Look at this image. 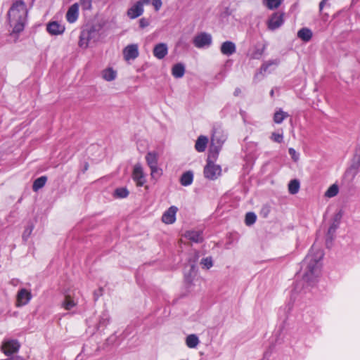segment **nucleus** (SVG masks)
<instances>
[{
  "label": "nucleus",
  "instance_id": "f257e3e1",
  "mask_svg": "<svg viewBox=\"0 0 360 360\" xmlns=\"http://www.w3.org/2000/svg\"><path fill=\"white\" fill-rule=\"evenodd\" d=\"M323 257V252L320 249H316L314 245L310 248L309 253L300 264V271L302 272L303 280L309 285L313 284L318 276L321 261Z\"/></svg>",
  "mask_w": 360,
  "mask_h": 360
},
{
  "label": "nucleus",
  "instance_id": "f03ea898",
  "mask_svg": "<svg viewBox=\"0 0 360 360\" xmlns=\"http://www.w3.org/2000/svg\"><path fill=\"white\" fill-rule=\"evenodd\" d=\"M8 19L13 30L11 37L15 41L22 31V1L13 3L8 12Z\"/></svg>",
  "mask_w": 360,
  "mask_h": 360
},
{
  "label": "nucleus",
  "instance_id": "7ed1b4c3",
  "mask_svg": "<svg viewBox=\"0 0 360 360\" xmlns=\"http://www.w3.org/2000/svg\"><path fill=\"white\" fill-rule=\"evenodd\" d=\"M226 139L227 134L221 129L216 128L213 129L210 148V153L212 154L213 158H216L218 156Z\"/></svg>",
  "mask_w": 360,
  "mask_h": 360
},
{
  "label": "nucleus",
  "instance_id": "20e7f679",
  "mask_svg": "<svg viewBox=\"0 0 360 360\" xmlns=\"http://www.w3.org/2000/svg\"><path fill=\"white\" fill-rule=\"evenodd\" d=\"M99 39V30L94 25L83 29L79 34V46L86 49L90 42H96Z\"/></svg>",
  "mask_w": 360,
  "mask_h": 360
},
{
  "label": "nucleus",
  "instance_id": "39448f33",
  "mask_svg": "<svg viewBox=\"0 0 360 360\" xmlns=\"http://www.w3.org/2000/svg\"><path fill=\"white\" fill-rule=\"evenodd\" d=\"M285 323V321H283L282 324L278 326L277 329L275 330L274 332V340H272L271 345L269 346V348L264 352V359L269 360L270 358L271 354L273 351V348L274 347V345H273V342H275V345H280L282 342H285L286 339L288 340V338L287 335V333L285 329L284 324Z\"/></svg>",
  "mask_w": 360,
  "mask_h": 360
},
{
  "label": "nucleus",
  "instance_id": "423d86ee",
  "mask_svg": "<svg viewBox=\"0 0 360 360\" xmlns=\"http://www.w3.org/2000/svg\"><path fill=\"white\" fill-rule=\"evenodd\" d=\"M210 155H212V154L210 153L209 157H210ZM203 173L205 178L214 181L221 176V167L220 165L214 164L210 160V158H208L207 164L204 167Z\"/></svg>",
  "mask_w": 360,
  "mask_h": 360
},
{
  "label": "nucleus",
  "instance_id": "0eeeda50",
  "mask_svg": "<svg viewBox=\"0 0 360 360\" xmlns=\"http://www.w3.org/2000/svg\"><path fill=\"white\" fill-rule=\"evenodd\" d=\"M212 43V35L205 32L196 34L193 39V44L198 49L208 48L211 46Z\"/></svg>",
  "mask_w": 360,
  "mask_h": 360
},
{
  "label": "nucleus",
  "instance_id": "6e6552de",
  "mask_svg": "<svg viewBox=\"0 0 360 360\" xmlns=\"http://www.w3.org/2000/svg\"><path fill=\"white\" fill-rule=\"evenodd\" d=\"M342 215L340 213L336 214L333 219L331 224L330 225L328 232L326 233V245L328 248H329L332 243L333 240L334 239L335 233L336 232V230L338 229L340 223Z\"/></svg>",
  "mask_w": 360,
  "mask_h": 360
},
{
  "label": "nucleus",
  "instance_id": "1a4fd4ad",
  "mask_svg": "<svg viewBox=\"0 0 360 360\" xmlns=\"http://www.w3.org/2000/svg\"><path fill=\"white\" fill-rule=\"evenodd\" d=\"M131 177L138 187H141L146 184V175L141 164L138 163L134 166Z\"/></svg>",
  "mask_w": 360,
  "mask_h": 360
},
{
  "label": "nucleus",
  "instance_id": "9d476101",
  "mask_svg": "<svg viewBox=\"0 0 360 360\" xmlns=\"http://www.w3.org/2000/svg\"><path fill=\"white\" fill-rule=\"evenodd\" d=\"M284 23V13L275 12L268 20V28L275 30L279 28Z\"/></svg>",
  "mask_w": 360,
  "mask_h": 360
},
{
  "label": "nucleus",
  "instance_id": "9b49d317",
  "mask_svg": "<svg viewBox=\"0 0 360 360\" xmlns=\"http://www.w3.org/2000/svg\"><path fill=\"white\" fill-rule=\"evenodd\" d=\"M20 347V343L15 340H5L1 345L2 352L6 355L10 356L17 352Z\"/></svg>",
  "mask_w": 360,
  "mask_h": 360
},
{
  "label": "nucleus",
  "instance_id": "f8f14e48",
  "mask_svg": "<svg viewBox=\"0 0 360 360\" xmlns=\"http://www.w3.org/2000/svg\"><path fill=\"white\" fill-rule=\"evenodd\" d=\"M65 30V26L58 21H50L46 25V31L51 35H60Z\"/></svg>",
  "mask_w": 360,
  "mask_h": 360
},
{
  "label": "nucleus",
  "instance_id": "ddd939ff",
  "mask_svg": "<svg viewBox=\"0 0 360 360\" xmlns=\"http://www.w3.org/2000/svg\"><path fill=\"white\" fill-rule=\"evenodd\" d=\"M178 208L176 206L169 207L162 214V221L166 224H172L176 221Z\"/></svg>",
  "mask_w": 360,
  "mask_h": 360
},
{
  "label": "nucleus",
  "instance_id": "4468645a",
  "mask_svg": "<svg viewBox=\"0 0 360 360\" xmlns=\"http://www.w3.org/2000/svg\"><path fill=\"white\" fill-rule=\"evenodd\" d=\"M123 55L126 60H134L139 56L138 45L132 44L127 46L123 50Z\"/></svg>",
  "mask_w": 360,
  "mask_h": 360
},
{
  "label": "nucleus",
  "instance_id": "2eb2a0df",
  "mask_svg": "<svg viewBox=\"0 0 360 360\" xmlns=\"http://www.w3.org/2000/svg\"><path fill=\"white\" fill-rule=\"evenodd\" d=\"M144 12L142 2L136 1L131 8L127 10V15L130 19H135L141 16Z\"/></svg>",
  "mask_w": 360,
  "mask_h": 360
},
{
  "label": "nucleus",
  "instance_id": "dca6fc26",
  "mask_svg": "<svg viewBox=\"0 0 360 360\" xmlns=\"http://www.w3.org/2000/svg\"><path fill=\"white\" fill-rule=\"evenodd\" d=\"M79 16V4L75 3L70 6L66 13V20L70 23L75 22Z\"/></svg>",
  "mask_w": 360,
  "mask_h": 360
},
{
  "label": "nucleus",
  "instance_id": "f3484780",
  "mask_svg": "<svg viewBox=\"0 0 360 360\" xmlns=\"http://www.w3.org/2000/svg\"><path fill=\"white\" fill-rule=\"evenodd\" d=\"M168 53V47L165 43L157 44L153 48V55L158 59L164 58Z\"/></svg>",
  "mask_w": 360,
  "mask_h": 360
},
{
  "label": "nucleus",
  "instance_id": "a211bd4d",
  "mask_svg": "<svg viewBox=\"0 0 360 360\" xmlns=\"http://www.w3.org/2000/svg\"><path fill=\"white\" fill-rule=\"evenodd\" d=\"M220 51L223 55L230 56L236 51V46L231 41H226L221 44Z\"/></svg>",
  "mask_w": 360,
  "mask_h": 360
},
{
  "label": "nucleus",
  "instance_id": "6ab92c4d",
  "mask_svg": "<svg viewBox=\"0 0 360 360\" xmlns=\"http://www.w3.org/2000/svg\"><path fill=\"white\" fill-rule=\"evenodd\" d=\"M185 238L193 243H200L203 241L202 232L201 231H187L184 234Z\"/></svg>",
  "mask_w": 360,
  "mask_h": 360
},
{
  "label": "nucleus",
  "instance_id": "aec40b11",
  "mask_svg": "<svg viewBox=\"0 0 360 360\" xmlns=\"http://www.w3.org/2000/svg\"><path fill=\"white\" fill-rule=\"evenodd\" d=\"M280 63V60L278 58L269 60L264 62L259 68L261 74L271 72V70L275 69Z\"/></svg>",
  "mask_w": 360,
  "mask_h": 360
},
{
  "label": "nucleus",
  "instance_id": "412c9836",
  "mask_svg": "<svg viewBox=\"0 0 360 360\" xmlns=\"http://www.w3.org/2000/svg\"><path fill=\"white\" fill-rule=\"evenodd\" d=\"M266 50V46L262 44H257L249 54L250 59H259Z\"/></svg>",
  "mask_w": 360,
  "mask_h": 360
},
{
  "label": "nucleus",
  "instance_id": "4be33fe9",
  "mask_svg": "<svg viewBox=\"0 0 360 360\" xmlns=\"http://www.w3.org/2000/svg\"><path fill=\"white\" fill-rule=\"evenodd\" d=\"M186 71L185 65L182 63L174 64L172 68V75L174 77L179 79L184 77Z\"/></svg>",
  "mask_w": 360,
  "mask_h": 360
},
{
  "label": "nucleus",
  "instance_id": "5701e85b",
  "mask_svg": "<svg viewBox=\"0 0 360 360\" xmlns=\"http://www.w3.org/2000/svg\"><path fill=\"white\" fill-rule=\"evenodd\" d=\"M193 181V172L191 170L184 172L179 179V182L183 186H188Z\"/></svg>",
  "mask_w": 360,
  "mask_h": 360
},
{
  "label": "nucleus",
  "instance_id": "b1692460",
  "mask_svg": "<svg viewBox=\"0 0 360 360\" xmlns=\"http://www.w3.org/2000/svg\"><path fill=\"white\" fill-rule=\"evenodd\" d=\"M208 143V138L205 136L200 135L195 141V149L199 152H204Z\"/></svg>",
  "mask_w": 360,
  "mask_h": 360
},
{
  "label": "nucleus",
  "instance_id": "393cba45",
  "mask_svg": "<svg viewBox=\"0 0 360 360\" xmlns=\"http://www.w3.org/2000/svg\"><path fill=\"white\" fill-rule=\"evenodd\" d=\"M313 34L311 30L307 27L301 28L297 32V37L304 42H307L312 38Z\"/></svg>",
  "mask_w": 360,
  "mask_h": 360
},
{
  "label": "nucleus",
  "instance_id": "a878e982",
  "mask_svg": "<svg viewBox=\"0 0 360 360\" xmlns=\"http://www.w3.org/2000/svg\"><path fill=\"white\" fill-rule=\"evenodd\" d=\"M101 75L104 80L111 82L115 79L117 72L112 68H108L102 71Z\"/></svg>",
  "mask_w": 360,
  "mask_h": 360
},
{
  "label": "nucleus",
  "instance_id": "bb28decb",
  "mask_svg": "<svg viewBox=\"0 0 360 360\" xmlns=\"http://www.w3.org/2000/svg\"><path fill=\"white\" fill-rule=\"evenodd\" d=\"M146 161L150 168L158 165V155L155 152H148L146 155Z\"/></svg>",
  "mask_w": 360,
  "mask_h": 360
},
{
  "label": "nucleus",
  "instance_id": "cd10ccee",
  "mask_svg": "<svg viewBox=\"0 0 360 360\" xmlns=\"http://www.w3.org/2000/svg\"><path fill=\"white\" fill-rule=\"evenodd\" d=\"M46 181H47L46 176H41L37 178L33 181L32 190L34 192H37L39 189L42 188L45 186Z\"/></svg>",
  "mask_w": 360,
  "mask_h": 360
},
{
  "label": "nucleus",
  "instance_id": "c85d7f7f",
  "mask_svg": "<svg viewBox=\"0 0 360 360\" xmlns=\"http://www.w3.org/2000/svg\"><path fill=\"white\" fill-rule=\"evenodd\" d=\"M289 116L288 113L284 112L282 109L276 110L274 114V122L276 124H281L285 119Z\"/></svg>",
  "mask_w": 360,
  "mask_h": 360
},
{
  "label": "nucleus",
  "instance_id": "c756f323",
  "mask_svg": "<svg viewBox=\"0 0 360 360\" xmlns=\"http://www.w3.org/2000/svg\"><path fill=\"white\" fill-rule=\"evenodd\" d=\"M200 342L198 337L195 334L188 335L186 338V344L189 348H195Z\"/></svg>",
  "mask_w": 360,
  "mask_h": 360
},
{
  "label": "nucleus",
  "instance_id": "7c9ffc66",
  "mask_svg": "<svg viewBox=\"0 0 360 360\" xmlns=\"http://www.w3.org/2000/svg\"><path fill=\"white\" fill-rule=\"evenodd\" d=\"M129 194L127 187H118L115 188L113 193V196L115 198L123 199L126 198Z\"/></svg>",
  "mask_w": 360,
  "mask_h": 360
},
{
  "label": "nucleus",
  "instance_id": "2f4dec72",
  "mask_svg": "<svg viewBox=\"0 0 360 360\" xmlns=\"http://www.w3.org/2000/svg\"><path fill=\"white\" fill-rule=\"evenodd\" d=\"M197 269L194 264L191 265L189 271L185 273L184 281L186 283L191 284L196 275Z\"/></svg>",
  "mask_w": 360,
  "mask_h": 360
},
{
  "label": "nucleus",
  "instance_id": "473e14b6",
  "mask_svg": "<svg viewBox=\"0 0 360 360\" xmlns=\"http://www.w3.org/2000/svg\"><path fill=\"white\" fill-rule=\"evenodd\" d=\"M307 328L309 333L311 334L319 333L320 332V326L318 321L314 319L307 323Z\"/></svg>",
  "mask_w": 360,
  "mask_h": 360
},
{
  "label": "nucleus",
  "instance_id": "72a5a7b5",
  "mask_svg": "<svg viewBox=\"0 0 360 360\" xmlns=\"http://www.w3.org/2000/svg\"><path fill=\"white\" fill-rule=\"evenodd\" d=\"M300 187L299 180L292 179L288 184V191L290 194L295 195L298 193Z\"/></svg>",
  "mask_w": 360,
  "mask_h": 360
},
{
  "label": "nucleus",
  "instance_id": "f704fd0d",
  "mask_svg": "<svg viewBox=\"0 0 360 360\" xmlns=\"http://www.w3.org/2000/svg\"><path fill=\"white\" fill-rule=\"evenodd\" d=\"M110 323V315L107 311L102 312L98 321V328L106 327Z\"/></svg>",
  "mask_w": 360,
  "mask_h": 360
},
{
  "label": "nucleus",
  "instance_id": "c9c22d12",
  "mask_svg": "<svg viewBox=\"0 0 360 360\" xmlns=\"http://www.w3.org/2000/svg\"><path fill=\"white\" fill-rule=\"evenodd\" d=\"M77 305V302L72 300L70 295H65V298L62 303L63 307L66 310H70Z\"/></svg>",
  "mask_w": 360,
  "mask_h": 360
},
{
  "label": "nucleus",
  "instance_id": "e433bc0d",
  "mask_svg": "<svg viewBox=\"0 0 360 360\" xmlns=\"http://www.w3.org/2000/svg\"><path fill=\"white\" fill-rule=\"evenodd\" d=\"M257 218V217L255 212H248V213H246L245 217V225L248 226L253 225L256 222Z\"/></svg>",
  "mask_w": 360,
  "mask_h": 360
},
{
  "label": "nucleus",
  "instance_id": "4c0bfd02",
  "mask_svg": "<svg viewBox=\"0 0 360 360\" xmlns=\"http://www.w3.org/2000/svg\"><path fill=\"white\" fill-rule=\"evenodd\" d=\"M283 1V0H264V3L269 10H274L281 6Z\"/></svg>",
  "mask_w": 360,
  "mask_h": 360
},
{
  "label": "nucleus",
  "instance_id": "58836bf2",
  "mask_svg": "<svg viewBox=\"0 0 360 360\" xmlns=\"http://www.w3.org/2000/svg\"><path fill=\"white\" fill-rule=\"evenodd\" d=\"M150 169L152 179L157 181L162 175V170L158 167V165L150 167Z\"/></svg>",
  "mask_w": 360,
  "mask_h": 360
},
{
  "label": "nucleus",
  "instance_id": "ea45409f",
  "mask_svg": "<svg viewBox=\"0 0 360 360\" xmlns=\"http://www.w3.org/2000/svg\"><path fill=\"white\" fill-rule=\"evenodd\" d=\"M202 269H210L213 266V260L212 257H203L200 262Z\"/></svg>",
  "mask_w": 360,
  "mask_h": 360
},
{
  "label": "nucleus",
  "instance_id": "a19ab883",
  "mask_svg": "<svg viewBox=\"0 0 360 360\" xmlns=\"http://www.w3.org/2000/svg\"><path fill=\"white\" fill-rule=\"evenodd\" d=\"M339 191L338 186L336 184L331 185L325 193V196L327 198L335 197Z\"/></svg>",
  "mask_w": 360,
  "mask_h": 360
},
{
  "label": "nucleus",
  "instance_id": "79ce46f5",
  "mask_svg": "<svg viewBox=\"0 0 360 360\" xmlns=\"http://www.w3.org/2000/svg\"><path fill=\"white\" fill-rule=\"evenodd\" d=\"M79 4L83 10H91L92 8V0H80Z\"/></svg>",
  "mask_w": 360,
  "mask_h": 360
},
{
  "label": "nucleus",
  "instance_id": "37998d69",
  "mask_svg": "<svg viewBox=\"0 0 360 360\" xmlns=\"http://www.w3.org/2000/svg\"><path fill=\"white\" fill-rule=\"evenodd\" d=\"M34 228V222L32 221H28L27 224V227L24 230V238L29 236L32 233Z\"/></svg>",
  "mask_w": 360,
  "mask_h": 360
},
{
  "label": "nucleus",
  "instance_id": "c03bdc74",
  "mask_svg": "<svg viewBox=\"0 0 360 360\" xmlns=\"http://www.w3.org/2000/svg\"><path fill=\"white\" fill-rule=\"evenodd\" d=\"M271 139L276 143H281L283 141V134L274 132L271 134Z\"/></svg>",
  "mask_w": 360,
  "mask_h": 360
},
{
  "label": "nucleus",
  "instance_id": "a18cd8bd",
  "mask_svg": "<svg viewBox=\"0 0 360 360\" xmlns=\"http://www.w3.org/2000/svg\"><path fill=\"white\" fill-rule=\"evenodd\" d=\"M288 153L294 162H297L299 160L300 154L293 148H290Z\"/></svg>",
  "mask_w": 360,
  "mask_h": 360
},
{
  "label": "nucleus",
  "instance_id": "49530a36",
  "mask_svg": "<svg viewBox=\"0 0 360 360\" xmlns=\"http://www.w3.org/2000/svg\"><path fill=\"white\" fill-rule=\"evenodd\" d=\"M32 296L30 290L24 288V306L32 299Z\"/></svg>",
  "mask_w": 360,
  "mask_h": 360
},
{
  "label": "nucleus",
  "instance_id": "de8ad7c7",
  "mask_svg": "<svg viewBox=\"0 0 360 360\" xmlns=\"http://www.w3.org/2000/svg\"><path fill=\"white\" fill-rule=\"evenodd\" d=\"M139 27L141 29H143L150 25V21L148 19H147L146 18H142L139 20Z\"/></svg>",
  "mask_w": 360,
  "mask_h": 360
},
{
  "label": "nucleus",
  "instance_id": "09e8293b",
  "mask_svg": "<svg viewBox=\"0 0 360 360\" xmlns=\"http://www.w3.org/2000/svg\"><path fill=\"white\" fill-rule=\"evenodd\" d=\"M22 302V288H20L18 290V294H17V302H16L17 306L18 307L21 306Z\"/></svg>",
  "mask_w": 360,
  "mask_h": 360
},
{
  "label": "nucleus",
  "instance_id": "8fccbe9b",
  "mask_svg": "<svg viewBox=\"0 0 360 360\" xmlns=\"http://www.w3.org/2000/svg\"><path fill=\"white\" fill-rule=\"evenodd\" d=\"M152 5L156 11H159L162 5L161 0H153Z\"/></svg>",
  "mask_w": 360,
  "mask_h": 360
},
{
  "label": "nucleus",
  "instance_id": "3c124183",
  "mask_svg": "<svg viewBox=\"0 0 360 360\" xmlns=\"http://www.w3.org/2000/svg\"><path fill=\"white\" fill-rule=\"evenodd\" d=\"M232 14V10L229 7H226L222 15L224 17H228Z\"/></svg>",
  "mask_w": 360,
  "mask_h": 360
},
{
  "label": "nucleus",
  "instance_id": "603ef678",
  "mask_svg": "<svg viewBox=\"0 0 360 360\" xmlns=\"http://www.w3.org/2000/svg\"><path fill=\"white\" fill-rule=\"evenodd\" d=\"M328 0H322L320 3H319V11L320 12L323 10L326 1Z\"/></svg>",
  "mask_w": 360,
  "mask_h": 360
},
{
  "label": "nucleus",
  "instance_id": "864d4df0",
  "mask_svg": "<svg viewBox=\"0 0 360 360\" xmlns=\"http://www.w3.org/2000/svg\"><path fill=\"white\" fill-rule=\"evenodd\" d=\"M240 93H241L240 89L237 87L234 90L233 95H234V96H238L240 94Z\"/></svg>",
  "mask_w": 360,
  "mask_h": 360
},
{
  "label": "nucleus",
  "instance_id": "5fc2aeb1",
  "mask_svg": "<svg viewBox=\"0 0 360 360\" xmlns=\"http://www.w3.org/2000/svg\"><path fill=\"white\" fill-rule=\"evenodd\" d=\"M139 1L142 2V5L148 4L150 2V0H139Z\"/></svg>",
  "mask_w": 360,
  "mask_h": 360
},
{
  "label": "nucleus",
  "instance_id": "6e6d98bb",
  "mask_svg": "<svg viewBox=\"0 0 360 360\" xmlns=\"http://www.w3.org/2000/svg\"><path fill=\"white\" fill-rule=\"evenodd\" d=\"M34 248L33 247H30L29 248V250H28V253H31L32 255L34 254Z\"/></svg>",
  "mask_w": 360,
  "mask_h": 360
},
{
  "label": "nucleus",
  "instance_id": "4d7b16f0",
  "mask_svg": "<svg viewBox=\"0 0 360 360\" xmlns=\"http://www.w3.org/2000/svg\"><path fill=\"white\" fill-rule=\"evenodd\" d=\"M245 112L243 110H240V115L242 116V117H244L245 116Z\"/></svg>",
  "mask_w": 360,
  "mask_h": 360
},
{
  "label": "nucleus",
  "instance_id": "13d9d810",
  "mask_svg": "<svg viewBox=\"0 0 360 360\" xmlns=\"http://www.w3.org/2000/svg\"><path fill=\"white\" fill-rule=\"evenodd\" d=\"M285 309H283H283H279V316H281V312H285Z\"/></svg>",
  "mask_w": 360,
  "mask_h": 360
},
{
  "label": "nucleus",
  "instance_id": "bf43d9fd",
  "mask_svg": "<svg viewBox=\"0 0 360 360\" xmlns=\"http://www.w3.org/2000/svg\"><path fill=\"white\" fill-rule=\"evenodd\" d=\"M274 90H271V91H270V95H271V96H274Z\"/></svg>",
  "mask_w": 360,
  "mask_h": 360
},
{
  "label": "nucleus",
  "instance_id": "052dcab7",
  "mask_svg": "<svg viewBox=\"0 0 360 360\" xmlns=\"http://www.w3.org/2000/svg\"><path fill=\"white\" fill-rule=\"evenodd\" d=\"M88 169V165L86 164L85 166H84V169L86 170Z\"/></svg>",
  "mask_w": 360,
  "mask_h": 360
}]
</instances>
